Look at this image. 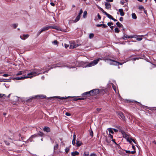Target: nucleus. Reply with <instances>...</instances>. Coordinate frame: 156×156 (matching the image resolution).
<instances>
[{
  "label": "nucleus",
  "instance_id": "nucleus-1",
  "mask_svg": "<svg viewBox=\"0 0 156 156\" xmlns=\"http://www.w3.org/2000/svg\"><path fill=\"white\" fill-rule=\"evenodd\" d=\"M42 72H41V70L34 69L30 73L27 74V77L28 78H31L34 76L38 75L42 73Z\"/></svg>",
  "mask_w": 156,
  "mask_h": 156
},
{
  "label": "nucleus",
  "instance_id": "nucleus-2",
  "mask_svg": "<svg viewBox=\"0 0 156 156\" xmlns=\"http://www.w3.org/2000/svg\"><path fill=\"white\" fill-rule=\"evenodd\" d=\"M103 91V90L101 89H95L90 90L89 91V92H90V96H96L99 94H101V92Z\"/></svg>",
  "mask_w": 156,
  "mask_h": 156
},
{
  "label": "nucleus",
  "instance_id": "nucleus-3",
  "mask_svg": "<svg viewBox=\"0 0 156 156\" xmlns=\"http://www.w3.org/2000/svg\"><path fill=\"white\" fill-rule=\"evenodd\" d=\"M99 59H96L89 63L85 67H90L96 65L98 62Z\"/></svg>",
  "mask_w": 156,
  "mask_h": 156
},
{
  "label": "nucleus",
  "instance_id": "nucleus-4",
  "mask_svg": "<svg viewBox=\"0 0 156 156\" xmlns=\"http://www.w3.org/2000/svg\"><path fill=\"white\" fill-rule=\"evenodd\" d=\"M98 8L103 13L105 14L108 18L111 20L113 19V17L111 15L108 14L107 12L105 11L102 8L99 6L98 7Z\"/></svg>",
  "mask_w": 156,
  "mask_h": 156
},
{
  "label": "nucleus",
  "instance_id": "nucleus-5",
  "mask_svg": "<svg viewBox=\"0 0 156 156\" xmlns=\"http://www.w3.org/2000/svg\"><path fill=\"white\" fill-rule=\"evenodd\" d=\"M109 64L111 65H122L123 63L119 62L117 61H115L114 60L112 59L111 62H108Z\"/></svg>",
  "mask_w": 156,
  "mask_h": 156
},
{
  "label": "nucleus",
  "instance_id": "nucleus-6",
  "mask_svg": "<svg viewBox=\"0 0 156 156\" xmlns=\"http://www.w3.org/2000/svg\"><path fill=\"white\" fill-rule=\"evenodd\" d=\"M97 59H99L98 62L100 61V60H104L105 62H106V61H109V62H111L112 60V59L109 58V56H106L101 58H99Z\"/></svg>",
  "mask_w": 156,
  "mask_h": 156
},
{
  "label": "nucleus",
  "instance_id": "nucleus-7",
  "mask_svg": "<svg viewBox=\"0 0 156 156\" xmlns=\"http://www.w3.org/2000/svg\"><path fill=\"white\" fill-rule=\"evenodd\" d=\"M50 28V26L48 27H43L41 29V30H40L39 32L38 33L37 35V36H38L43 31L47 30Z\"/></svg>",
  "mask_w": 156,
  "mask_h": 156
},
{
  "label": "nucleus",
  "instance_id": "nucleus-8",
  "mask_svg": "<svg viewBox=\"0 0 156 156\" xmlns=\"http://www.w3.org/2000/svg\"><path fill=\"white\" fill-rule=\"evenodd\" d=\"M116 114L119 118L120 117L124 120L125 119V116H124L123 113L121 112H117Z\"/></svg>",
  "mask_w": 156,
  "mask_h": 156
},
{
  "label": "nucleus",
  "instance_id": "nucleus-9",
  "mask_svg": "<svg viewBox=\"0 0 156 156\" xmlns=\"http://www.w3.org/2000/svg\"><path fill=\"white\" fill-rule=\"evenodd\" d=\"M105 3L106 9H108L111 8V5L108 2H105Z\"/></svg>",
  "mask_w": 156,
  "mask_h": 156
},
{
  "label": "nucleus",
  "instance_id": "nucleus-10",
  "mask_svg": "<svg viewBox=\"0 0 156 156\" xmlns=\"http://www.w3.org/2000/svg\"><path fill=\"white\" fill-rule=\"evenodd\" d=\"M59 64H60L59 63H57V64H53V65H51V67H50L49 69H48V70H49L50 69H52V68H55V67H56L66 66H58V65H59Z\"/></svg>",
  "mask_w": 156,
  "mask_h": 156
},
{
  "label": "nucleus",
  "instance_id": "nucleus-11",
  "mask_svg": "<svg viewBox=\"0 0 156 156\" xmlns=\"http://www.w3.org/2000/svg\"><path fill=\"white\" fill-rule=\"evenodd\" d=\"M28 78L27 76H23L22 77H16L13 78V80H24L25 78Z\"/></svg>",
  "mask_w": 156,
  "mask_h": 156
},
{
  "label": "nucleus",
  "instance_id": "nucleus-12",
  "mask_svg": "<svg viewBox=\"0 0 156 156\" xmlns=\"http://www.w3.org/2000/svg\"><path fill=\"white\" fill-rule=\"evenodd\" d=\"M82 96L83 97H90V92H89V91L84 92L82 94Z\"/></svg>",
  "mask_w": 156,
  "mask_h": 156
},
{
  "label": "nucleus",
  "instance_id": "nucleus-13",
  "mask_svg": "<svg viewBox=\"0 0 156 156\" xmlns=\"http://www.w3.org/2000/svg\"><path fill=\"white\" fill-rule=\"evenodd\" d=\"M23 37L21 36H20V38L22 40H25L28 37L29 35L28 34H23Z\"/></svg>",
  "mask_w": 156,
  "mask_h": 156
},
{
  "label": "nucleus",
  "instance_id": "nucleus-14",
  "mask_svg": "<svg viewBox=\"0 0 156 156\" xmlns=\"http://www.w3.org/2000/svg\"><path fill=\"white\" fill-rule=\"evenodd\" d=\"M49 98H79V96H68L65 97H62L60 96H53V97H50Z\"/></svg>",
  "mask_w": 156,
  "mask_h": 156
},
{
  "label": "nucleus",
  "instance_id": "nucleus-15",
  "mask_svg": "<svg viewBox=\"0 0 156 156\" xmlns=\"http://www.w3.org/2000/svg\"><path fill=\"white\" fill-rule=\"evenodd\" d=\"M50 28H51L52 29H55L57 30H61V28L57 27V26H50Z\"/></svg>",
  "mask_w": 156,
  "mask_h": 156
},
{
  "label": "nucleus",
  "instance_id": "nucleus-16",
  "mask_svg": "<svg viewBox=\"0 0 156 156\" xmlns=\"http://www.w3.org/2000/svg\"><path fill=\"white\" fill-rule=\"evenodd\" d=\"M119 11L120 13V15L122 16H123L124 15V13L123 12V10L122 9H120L119 10Z\"/></svg>",
  "mask_w": 156,
  "mask_h": 156
},
{
  "label": "nucleus",
  "instance_id": "nucleus-17",
  "mask_svg": "<svg viewBox=\"0 0 156 156\" xmlns=\"http://www.w3.org/2000/svg\"><path fill=\"white\" fill-rule=\"evenodd\" d=\"M79 154V152L77 151L73 152L71 153V154L72 156H75L76 155H78Z\"/></svg>",
  "mask_w": 156,
  "mask_h": 156
},
{
  "label": "nucleus",
  "instance_id": "nucleus-18",
  "mask_svg": "<svg viewBox=\"0 0 156 156\" xmlns=\"http://www.w3.org/2000/svg\"><path fill=\"white\" fill-rule=\"evenodd\" d=\"M77 147L80 146L82 144V143L81 141L78 140H76V143Z\"/></svg>",
  "mask_w": 156,
  "mask_h": 156
},
{
  "label": "nucleus",
  "instance_id": "nucleus-19",
  "mask_svg": "<svg viewBox=\"0 0 156 156\" xmlns=\"http://www.w3.org/2000/svg\"><path fill=\"white\" fill-rule=\"evenodd\" d=\"M43 130L44 131H46L47 132H49L50 131V128L48 127H45L44 128Z\"/></svg>",
  "mask_w": 156,
  "mask_h": 156
},
{
  "label": "nucleus",
  "instance_id": "nucleus-20",
  "mask_svg": "<svg viewBox=\"0 0 156 156\" xmlns=\"http://www.w3.org/2000/svg\"><path fill=\"white\" fill-rule=\"evenodd\" d=\"M116 25H117V26L119 27H123V25L120 23L119 22H118L116 23Z\"/></svg>",
  "mask_w": 156,
  "mask_h": 156
},
{
  "label": "nucleus",
  "instance_id": "nucleus-21",
  "mask_svg": "<svg viewBox=\"0 0 156 156\" xmlns=\"http://www.w3.org/2000/svg\"><path fill=\"white\" fill-rule=\"evenodd\" d=\"M80 16H79L78 15L75 19L74 20V22L75 23H76L78 21L80 20Z\"/></svg>",
  "mask_w": 156,
  "mask_h": 156
},
{
  "label": "nucleus",
  "instance_id": "nucleus-22",
  "mask_svg": "<svg viewBox=\"0 0 156 156\" xmlns=\"http://www.w3.org/2000/svg\"><path fill=\"white\" fill-rule=\"evenodd\" d=\"M9 136H8V138L9 139H10V140H12V139H14V138H13V134L10 133H9Z\"/></svg>",
  "mask_w": 156,
  "mask_h": 156
},
{
  "label": "nucleus",
  "instance_id": "nucleus-23",
  "mask_svg": "<svg viewBox=\"0 0 156 156\" xmlns=\"http://www.w3.org/2000/svg\"><path fill=\"white\" fill-rule=\"evenodd\" d=\"M132 18L134 19H136L137 18V16L136 14L134 13H132Z\"/></svg>",
  "mask_w": 156,
  "mask_h": 156
},
{
  "label": "nucleus",
  "instance_id": "nucleus-24",
  "mask_svg": "<svg viewBox=\"0 0 156 156\" xmlns=\"http://www.w3.org/2000/svg\"><path fill=\"white\" fill-rule=\"evenodd\" d=\"M125 101L126 102H137V103H139L136 101H130V100H127V99H125Z\"/></svg>",
  "mask_w": 156,
  "mask_h": 156
},
{
  "label": "nucleus",
  "instance_id": "nucleus-25",
  "mask_svg": "<svg viewBox=\"0 0 156 156\" xmlns=\"http://www.w3.org/2000/svg\"><path fill=\"white\" fill-rule=\"evenodd\" d=\"M124 35L122 38V39L123 40H126V38H127V35L125 34V32H123Z\"/></svg>",
  "mask_w": 156,
  "mask_h": 156
},
{
  "label": "nucleus",
  "instance_id": "nucleus-26",
  "mask_svg": "<svg viewBox=\"0 0 156 156\" xmlns=\"http://www.w3.org/2000/svg\"><path fill=\"white\" fill-rule=\"evenodd\" d=\"M84 98H74L73 99V101H77V100H84Z\"/></svg>",
  "mask_w": 156,
  "mask_h": 156
},
{
  "label": "nucleus",
  "instance_id": "nucleus-27",
  "mask_svg": "<svg viewBox=\"0 0 156 156\" xmlns=\"http://www.w3.org/2000/svg\"><path fill=\"white\" fill-rule=\"evenodd\" d=\"M87 15V12L86 11H84L83 13V17L85 18H86Z\"/></svg>",
  "mask_w": 156,
  "mask_h": 156
},
{
  "label": "nucleus",
  "instance_id": "nucleus-28",
  "mask_svg": "<svg viewBox=\"0 0 156 156\" xmlns=\"http://www.w3.org/2000/svg\"><path fill=\"white\" fill-rule=\"evenodd\" d=\"M145 35H134V37L137 40V38H138L139 37H144Z\"/></svg>",
  "mask_w": 156,
  "mask_h": 156
},
{
  "label": "nucleus",
  "instance_id": "nucleus-29",
  "mask_svg": "<svg viewBox=\"0 0 156 156\" xmlns=\"http://www.w3.org/2000/svg\"><path fill=\"white\" fill-rule=\"evenodd\" d=\"M37 97H43V98H47L46 96L43 95H36V96H35L34 97H33L32 98H37Z\"/></svg>",
  "mask_w": 156,
  "mask_h": 156
},
{
  "label": "nucleus",
  "instance_id": "nucleus-30",
  "mask_svg": "<svg viewBox=\"0 0 156 156\" xmlns=\"http://www.w3.org/2000/svg\"><path fill=\"white\" fill-rule=\"evenodd\" d=\"M115 32V33H119L120 32V30L119 29V28L117 27H116L114 29Z\"/></svg>",
  "mask_w": 156,
  "mask_h": 156
},
{
  "label": "nucleus",
  "instance_id": "nucleus-31",
  "mask_svg": "<svg viewBox=\"0 0 156 156\" xmlns=\"http://www.w3.org/2000/svg\"><path fill=\"white\" fill-rule=\"evenodd\" d=\"M76 47V45H72L71 44L70 45L69 48L70 49H73L74 48H75Z\"/></svg>",
  "mask_w": 156,
  "mask_h": 156
},
{
  "label": "nucleus",
  "instance_id": "nucleus-32",
  "mask_svg": "<svg viewBox=\"0 0 156 156\" xmlns=\"http://www.w3.org/2000/svg\"><path fill=\"white\" fill-rule=\"evenodd\" d=\"M89 153L88 152H84L83 154V156H88Z\"/></svg>",
  "mask_w": 156,
  "mask_h": 156
},
{
  "label": "nucleus",
  "instance_id": "nucleus-33",
  "mask_svg": "<svg viewBox=\"0 0 156 156\" xmlns=\"http://www.w3.org/2000/svg\"><path fill=\"white\" fill-rule=\"evenodd\" d=\"M58 144L57 143H56V144L54 146V149L57 150V149H58Z\"/></svg>",
  "mask_w": 156,
  "mask_h": 156
},
{
  "label": "nucleus",
  "instance_id": "nucleus-34",
  "mask_svg": "<svg viewBox=\"0 0 156 156\" xmlns=\"http://www.w3.org/2000/svg\"><path fill=\"white\" fill-rule=\"evenodd\" d=\"M108 131L109 133H111L112 134H113L114 133L112 129L111 128H109L108 129Z\"/></svg>",
  "mask_w": 156,
  "mask_h": 156
},
{
  "label": "nucleus",
  "instance_id": "nucleus-35",
  "mask_svg": "<svg viewBox=\"0 0 156 156\" xmlns=\"http://www.w3.org/2000/svg\"><path fill=\"white\" fill-rule=\"evenodd\" d=\"M6 97L5 94H0V98H5Z\"/></svg>",
  "mask_w": 156,
  "mask_h": 156
},
{
  "label": "nucleus",
  "instance_id": "nucleus-36",
  "mask_svg": "<svg viewBox=\"0 0 156 156\" xmlns=\"http://www.w3.org/2000/svg\"><path fill=\"white\" fill-rule=\"evenodd\" d=\"M76 139H73L72 142V144L73 145H74L76 144Z\"/></svg>",
  "mask_w": 156,
  "mask_h": 156
},
{
  "label": "nucleus",
  "instance_id": "nucleus-37",
  "mask_svg": "<svg viewBox=\"0 0 156 156\" xmlns=\"http://www.w3.org/2000/svg\"><path fill=\"white\" fill-rule=\"evenodd\" d=\"M12 26L15 29L18 26L17 24H12Z\"/></svg>",
  "mask_w": 156,
  "mask_h": 156
},
{
  "label": "nucleus",
  "instance_id": "nucleus-38",
  "mask_svg": "<svg viewBox=\"0 0 156 156\" xmlns=\"http://www.w3.org/2000/svg\"><path fill=\"white\" fill-rule=\"evenodd\" d=\"M83 12V10H82V9H81L80 11L78 13V15L79 16H80L81 14Z\"/></svg>",
  "mask_w": 156,
  "mask_h": 156
},
{
  "label": "nucleus",
  "instance_id": "nucleus-39",
  "mask_svg": "<svg viewBox=\"0 0 156 156\" xmlns=\"http://www.w3.org/2000/svg\"><path fill=\"white\" fill-rule=\"evenodd\" d=\"M130 138H129V139H127V141L128 142H129L130 144H132V140H131V139H130Z\"/></svg>",
  "mask_w": 156,
  "mask_h": 156
},
{
  "label": "nucleus",
  "instance_id": "nucleus-40",
  "mask_svg": "<svg viewBox=\"0 0 156 156\" xmlns=\"http://www.w3.org/2000/svg\"><path fill=\"white\" fill-rule=\"evenodd\" d=\"M69 147H66L65 149V151L66 152V153H68L69 151Z\"/></svg>",
  "mask_w": 156,
  "mask_h": 156
},
{
  "label": "nucleus",
  "instance_id": "nucleus-41",
  "mask_svg": "<svg viewBox=\"0 0 156 156\" xmlns=\"http://www.w3.org/2000/svg\"><path fill=\"white\" fill-rule=\"evenodd\" d=\"M90 135L92 137L93 136V131L92 130L91 131H90Z\"/></svg>",
  "mask_w": 156,
  "mask_h": 156
},
{
  "label": "nucleus",
  "instance_id": "nucleus-42",
  "mask_svg": "<svg viewBox=\"0 0 156 156\" xmlns=\"http://www.w3.org/2000/svg\"><path fill=\"white\" fill-rule=\"evenodd\" d=\"M94 36V34H90L89 35V37L90 38H93Z\"/></svg>",
  "mask_w": 156,
  "mask_h": 156
},
{
  "label": "nucleus",
  "instance_id": "nucleus-43",
  "mask_svg": "<svg viewBox=\"0 0 156 156\" xmlns=\"http://www.w3.org/2000/svg\"><path fill=\"white\" fill-rule=\"evenodd\" d=\"M124 137L126 138V140H127V139H129V136L128 135L126 134L125 135H124Z\"/></svg>",
  "mask_w": 156,
  "mask_h": 156
},
{
  "label": "nucleus",
  "instance_id": "nucleus-44",
  "mask_svg": "<svg viewBox=\"0 0 156 156\" xmlns=\"http://www.w3.org/2000/svg\"><path fill=\"white\" fill-rule=\"evenodd\" d=\"M102 27L103 28H105L107 27V26L105 24H102Z\"/></svg>",
  "mask_w": 156,
  "mask_h": 156
},
{
  "label": "nucleus",
  "instance_id": "nucleus-45",
  "mask_svg": "<svg viewBox=\"0 0 156 156\" xmlns=\"http://www.w3.org/2000/svg\"><path fill=\"white\" fill-rule=\"evenodd\" d=\"M113 23L112 22H108L107 23V25L108 26L110 27L111 26V25H113Z\"/></svg>",
  "mask_w": 156,
  "mask_h": 156
},
{
  "label": "nucleus",
  "instance_id": "nucleus-46",
  "mask_svg": "<svg viewBox=\"0 0 156 156\" xmlns=\"http://www.w3.org/2000/svg\"><path fill=\"white\" fill-rule=\"evenodd\" d=\"M22 74V71H19L18 73L16 74V75L18 76Z\"/></svg>",
  "mask_w": 156,
  "mask_h": 156
},
{
  "label": "nucleus",
  "instance_id": "nucleus-47",
  "mask_svg": "<svg viewBox=\"0 0 156 156\" xmlns=\"http://www.w3.org/2000/svg\"><path fill=\"white\" fill-rule=\"evenodd\" d=\"M139 9L140 10H142V9H144V8L143 6L140 5L139 7Z\"/></svg>",
  "mask_w": 156,
  "mask_h": 156
},
{
  "label": "nucleus",
  "instance_id": "nucleus-48",
  "mask_svg": "<svg viewBox=\"0 0 156 156\" xmlns=\"http://www.w3.org/2000/svg\"><path fill=\"white\" fill-rule=\"evenodd\" d=\"M53 43L55 45L57 44L58 43V41L56 40L54 41L53 42Z\"/></svg>",
  "mask_w": 156,
  "mask_h": 156
},
{
  "label": "nucleus",
  "instance_id": "nucleus-49",
  "mask_svg": "<svg viewBox=\"0 0 156 156\" xmlns=\"http://www.w3.org/2000/svg\"><path fill=\"white\" fill-rule=\"evenodd\" d=\"M38 134L40 136H42L43 135V133L41 132H39L38 133Z\"/></svg>",
  "mask_w": 156,
  "mask_h": 156
},
{
  "label": "nucleus",
  "instance_id": "nucleus-50",
  "mask_svg": "<svg viewBox=\"0 0 156 156\" xmlns=\"http://www.w3.org/2000/svg\"><path fill=\"white\" fill-rule=\"evenodd\" d=\"M106 142L108 144L110 143V142H111V140L110 139L108 140V139H106Z\"/></svg>",
  "mask_w": 156,
  "mask_h": 156
},
{
  "label": "nucleus",
  "instance_id": "nucleus-51",
  "mask_svg": "<svg viewBox=\"0 0 156 156\" xmlns=\"http://www.w3.org/2000/svg\"><path fill=\"white\" fill-rule=\"evenodd\" d=\"M99 20H100L101 19V16L98 13L97 14Z\"/></svg>",
  "mask_w": 156,
  "mask_h": 156
},
{
  "label": "nucleus",
  "instance_id": "nucleus-52",
  "mask_svg": "<svg viewBox=\"0 0 156 156\" xmlns=\"http://www.w3.org/2000/svg\"><path fill=\"white\" fill-rule=\"evenodd\" d=\"M112 88L114 90L116 91V87L112 84Z\"/></svg>",
  "mask_w": 156,
  "mask_h": 156
},
{
  "label": "nucleus",
  "instance_id": "nucleus-53",
  "mask_svg": "<svg viewBox=\"0 0 156 156\" xmlns=\"http://www.w3.org/2000/svg\"><path fill=\"white\" fill-rule=\"evenodd\" d=\"M65 115L67 116H70L71 115V114L68 112H66L65 114Z\"/></svg>",
  "mask_w": 156,
  "mask_h": 156
},
{
  "label": "nucleus",
  "instance_id": "nucleus-54",
  "mask_svg": "<svg viewBox=\"0 0 156 156\" xmlns=\"http://www.w3.org/2000/svg\"><path fill=\"white\" fill-rule=\"evenodd\" d=\"M119 20L120 21H123V18L122 17H121L119 18Z\"/></svg>",
  "mask_w": 156,
  "mask_h": 156
},
{
  "label": "nucleus",
  "instance_id": "nucleus-55",
  "mask_svg": "<svg viewBox=\"0 0 156 156\" xmlns=\"http://www.w3.org/2000/svg\"><path fill=\"white\" fill-rule=\"evenodd\" d=\"M139 58H134L133 59V61H136V60L139 59Z\"/></svg>",
  "mask_w": 156,
  "mask_h": 156
},
{
  "label": "nucleus",
  "instance_id": "nucleus-56",
  "mask_svg": "<svg viewBox=\"0 0 156 156\" xmlns=\"http://www.w3.org/2000/svg\"><path fill=\"white\" fill-rule=\"evenodd\" d=\"M142 37L138 38L137 39V40L138 41H140L142 40Z\"/></svg>",
  "mask_w": 156,
  "mask_h": 156
},
{
  "label": "nucleus",
  "instance_id": "nucleus-57",
  "mask_svg": "<svg viewBox=\"0 0 156 156\" xmlns=\"http://www.w3.org/2000/svg\"><path fill=\"white\" fill-rule=\"evenodd\" d=\"M36 136H37L36 135H32V136H31V137L30 138H33L34 137H35Z\"/></svg>",
  "mask_w": 156,
  "mask_h": 156
},
{
  "label": "nucleus",
  "instance_id": "nucleus-58",
  "mask_svg": "<svg viewBox=\"0 0 156 156\" xmlns=\"http://www.w3.org/2000/svg\"><path fill=\"white\" fill-rule=\"evenodd\" d=\"M109 136L110 138H111L112 139H113V136L110 133L109 134Z\"/></svg>",
  "mask_w": 156,
  "mask_h": 156
},
{
  "label": "nucleus",
  "instance_id": "nucleus-59",
  "mask_svg": "<svg viewBox=\"0 0 156 156\" xmlns=\"http://www.w3.org/2000/svg\"><path fill=\"white\" fill-rule=\"evenodd\" d=\"M69 46V44H65V47L66 48H67Z\"/></svg>",
  "mask_w": 156,
  "mask_h": 156
},
{
  "label": "nucleus",
  "instance_id": "nucleus-60",
  "mask_svg": "<svg viewBox=\"0 0 156 156\" xmlns=\"http://www.w3.org/2000/svg\"><path fill=\"white\" fill-rule=\"evenodd\" d=\"M123 0H122V1H121L120 2V4L122 5H123L124 4V2H123V1H123Z\"/></svg>",
  "mask_w": 156,
  "mask_h": 156
},
{
  "label": "nucleus",
  "instance_id": "nucleus-61",
  "mask_svg": "<svg viewBox=\"0 0 156 156\" xmlns=\"http://www.w3.org/2000/svg\"><path fill=\"white\" fill-rule=\"evenodd\" d=\"M102 26V24H98L96 25V26L97 27H100Z\"/></svg>",
  "mask_w": 156,
  "mask_h": 156
},
{
  "label": "nucleus",
  "instance_id": "nucleus-62",
  "mask_svg": "<svg viewBox=\"0 0 156 156\" xmlns=\"http://www.w3.org/2000/svg\"><path fill=\"white\" fill-rule=\"evenodd\" d=\"M135 152H136L134 150V151H130V153H131L132 154H133L135 153Z\"/></svg>",
  "mask_w": 156,
  "mask_h": 156
},
{
  "label": "nucleus",
  "instance_id": "nucleus-63",
  "mask_svg": "<svg viewBox=\"0 0 156 156\" xmlns=\"http://www.w3.org/2000/svg\"><path fill=\"white\" fill-rule=\"evenodd\" d=\"M8 76H9V75L7 74H5L3 75V76H4V77H7Z\"/></svg>",
  "mask_w": 156,
  "mask_h": 156
},
{
  "label": "nucleus",
  "instance_id": "nucleus-64",
  "mask_svg": "<svg viewBox=\"0 0 156 156\" xmlns=\"http://www.w3.org/2000/svg\"><path fill=\"white\" fill-rule=\"evenodd\" d=\"M90 156H96V155L95 154L92 153L90 154Z\"/></svg>",
  "mask_w": 156,
  "mask_h": 156
}]
</instances>
